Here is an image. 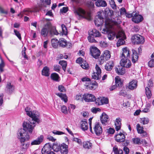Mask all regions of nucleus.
I'll use <instances>...</instances> for the list:
<instances>
[{"mask_svg":"<svg viewBox=\"0 0 154 154\" xmlns=\"http://www.w3.org/2000/svg\"><path fill=\"white\" fill-rule=\"evenodd\" d=\"M25 110L26 114L32 119L31 121L24 122L23 123V128H21L19 130L18 133H20L22 130L25 131V136H29L28 134V131L29 133H32L34 127L36 125L35 123H38L41 122L39 114L35 111H32L30 109L27 107L25 108Z\"/></svg>","mask_w":154,"mask_h":154,"instance_id":"obj_1","label":"nucleus"},{"mask_svg":"<svg viewBox=\"0 0 154 154\" xmlns=\"http://www.w3.org/2000/svg\"><path fill=\"white\" fill-rule=\"evenodd\" d=\"M117 24V22L112 19H107L105 20V28L103 29V33L107 34L108 38L110 40H113L116 35L115 33L112 31L111 29H113V26Z\"/></svg>","mask_w":154,"mask_h":154,"instance_id":"obj_2","label":"nucleus"},{"mask_svg":"<svg viewBox=\"0 0 154 154\" xmlns=\"http://www.w3.org/2000/svg\"><path fill=\"white\" fill-rule=\"evenodd\" d=\"M25 132L22 130L20 133H18V136L20 143L21 150L22 151H26L29 148V143H25L26 141H28L30 139V136H25Z\"/></svg>","mask_w":154,"mask_h":154,"instance_id":"obj_3","label":"nucleus"},{"mask_svg":"<svg viewBox=\"0 0 154 154\" xmlns=\"http://www.w3.org/2000/svg\"><path fill=\"white\" fill-rule=\"evenodd\" d=\"M88 37V41L91 43H97V42L94 38H101V34L99 31L96 29H93L90 31Z\"/></svg>","mask_w":154,"mask_h":154,"instance_id":"obj_4","label":"nucleus"},{"mask_svg":"<svg viewBox=\"0 0 154 154\" xmlns=\"http://www.w3.org/2000/svg\"><path fill=\"white\" fill-rule=\"evenodd\" d=\"M131 39L132 41L134 44H143L145 42L144 37L138 34L132 36Z\"/></svg>","mask_w":154,"mask_h":154,"instance_id":"obj_5","label":"nucleus"},{"mask_svg":"<svg viewBox=\"0 0 154 154\" xmlns=\"http://www.w3.org/2000/svg\"><path fill=\"white\" fill-rule=\"evenodd\" d=\"M96 72H94L92 75V79L95 80H99L101 77V70L98 65L96 64L95 66Z\"/></svg>","mask_w":154,"mask_h":154,"instance_id":"obj_6","label":"nucleus"},{"mask_svg":"<svg viewBox=\"0 0 154 154\" xmlns=\"http://www.w3.org/2000/svg\"><path fill=\"white\" fill-rule=\"evenodd\" d=\"M116 37L117 38H121L118 41L117 43V46L118 47L123 45L125 42L124 39L126 38V36L124 32L122 31L119 32L116 35Z\"/></svg>","mask_w":154,"mask_h":154,"instance_id":"obj_7","label":"nucleus"},{"mask_svg":"<svg viewBox=\"0 0 154 154\" xmlns=\"http://www.w3.org/2000/svg\"><path fill=\"white\" fill-rule=\"evenodd\" d=\"M110 57L111 55L109 51L108 50L104 51L99 59L100 64H103L105 61L108 60L110 58Z\"/></svg>","mask_w":154,"mask_h":154,"instance_id":"obj_8","label":"nucleus"},{"mask_svg":"<svg viewBox=\"0 0 154 154\" xmlns=\"http://www.w3.org/2000/svg\"><path fill=\"white\" fill-rule=\"evenodd\" d=\"M93 130L95 134L97 136H100L103 132V129L100 123L96 122L94 125Z\"/></svg>","mask_w":154,"mask_h":154,"instance_id":"obj_9","label":"nucleus"},{"mask_svg":"<svg viewBox=\"0 0 154 154\" xmlns=\"http://www.w3.org/2000/svg\"><path fill=\"white\" fill-rule=\"evenodd\" d=\"M103 14V12H99V13L98 17L96 18L94 21V23L96 26L99 27L100 25L102 24L103 23V17L102 14Z\"/></svg>","mask_w":154,"mask_h":154,"instance_id":"obj_10","label":"nucleus"},{"mask_svg":"<svg viewBox=\"0 0 154 154\" xmlns=\"http://www.w3.org/2000/svg\"><path fill=\"white\" fill-rule=\"evenodd\" d=\"M120 64L121 66L126 68H130L131 66V62L129 59L120 58Z\"/></svg>","mask_w":154,"mask_h":154,"instance_id":"obj_11","label":"nucleus"},{"mask_svg":"<svg viewBox=\"0 0 154 154\" xmlns=\"http://www.w3.org/2000/svg\"><path fill=\"white\" fill-rule=\"evenodd\" d=\"M75 15L79 17V19L85 18V11L81 8H79L74 10Z\"/></svg>","mask_w":154,"mask_h":154,"instance_id":"obj_12","label":"nucleus"},{"mask_svg":"<svg viewBox=\"0 0 154 154\" xmlns=\"http://www.w3.org/2000/svg\"><path fill=\"white\" fill-rule=\"evenodd\" d=\"M82 98L86 102H92L94 101L95 97L92 94H85L83 95Z\"/></svg>","mask_w":154,"mask_h":154,"instance_id":"obj_13","label":"nucleus"},{"mask_svg":"<svg viewBox=\"0 0 154 154\" xmlns=\"http://www.w3.org/2000/svg\"><path fill=\"white\" fill-rule=\"evenodd\" d=\"M131 51L129 49L126 47L122 48V53L120 55V58L129 59L130 57Z\"/></svg>","mask_w":154,"mask_h":154,"instance_id":"obj_14","label":"nucleus"},{"mask_svg":"<svg viewBox=\"0 0 154 154\" xmlns=\"http://www.w3.org/2000/svg\"><path fill=\"white\" fill-rule=\"evenodd\" d=\"M90 52L92 56L95 59H97L99 57L100 53V51L95 47H93L91 48Z\"/></svg>","mask_w":154,"mask_h":154,"instance_id":"obj_15","label":"nucleus"},{"mask_svg":"<svg viewBox=\"0 0 154 154\" xmlns=\"http://www.w3.org/2000/svg\"><path fill=\"white\" fill-rule=\"evenodd\" d=\"M100 120L102 124L104 125H107L109 119L108 116L105 112H103L100 116Z\"/></svg>","mask_w":154,"mask_h":154,"instance_id":"obj_16","label":"nucleus"},{"mask_svg":"<svg viewBox=\"0 0 154 154\" xmlns=\"http://www.w3.org/2000/svg\"><path fill=\"white\" fill-rule=\"evenodd\" d=\"M85 86L86 87V88L87 89L94 90L97 88L98 83L96 81H92L90 82L88 84L86 83V84L85 85Z\"/></svg>","mask_w":154,"mask_h":154,"instance_id":"obj_17","label":"nucleus"},{"mask_svg":"<svg viewBox=\"0 0 154 154\" xmlns=\"http://www.w3.org/2000/svg\"><path fill=\"white\" fill-rule=\"evenodd\" d=\"M137 86V82L136 80H132L129 82L127 87L129 89L133 90L136 89Z\"/></svg>","mask_w":154,"mask_h":154,"instance_id":"obj_18","label":"nucleus"},{"mask_svg":"<svg viewBox=\"0 0 154 154\" xmlns=\"http://www.w3.org/2000/svg\"><path fill=\"white\" fill-rule=\"evenodd\" d=\"M143 19V17L141 15L135 13L132 18V20L136 23H138L142 21Z\"/></svg>","mask_w":154,"mask_h":154,"instance_id":"obj_19","label":"nucleus"},{"mask_svg":"<svg viewBox=\"0 0 154 154\" xmlns=\"http://www.w3.org/2000/svg\"><path fill=\"white\" fill-rule=\"evenodd\" d=\"M51 145L49 143H46L44 145L42 149V154H47L51 151Z\"/></svg>","mask_w":154,"mask_h":154,"instance_id":"obj_20","label":"nucleus"},{"mask_svg":"<svg viewBox=\"0 0 154 154\" xmlns=\"http://www.w3.org/2000/svg\"><path fill=\"white\" fill-rule=\"evenodd\" d=\"M14 88V86L12 85L11 83L8 82L6 85L5 90L9 94H11L13 92Z\"/></svg>","mask_w":154,"mask_h":154,"instance_id":"obj_21","label":"nucleus"},{"mask_svg":"<svg viewBox=\"0 0 154 154\" xmlns=\"http://www.w3.org/2000/svg\"><path fill=\"white\" fill-rule=\"evenodd\" d=\"M125 137L124 134L122 133L116 134L115 136V140L118 142H124L125 139Z\"/></svg>","mask_w":154,"mask_h":154,"instance_id":"obj_22","label":"nucleus"},{"mask_svg":"<svg viewBox=\"0 0 154 154\" xmlns=\"http://www.w3.org/2000/svg\"><path fill=\"white\" fill-rule=\"evenodd\" d=\"M44 137L42 135H40L35 140L32 141L31 143V145H38L40 144L43 141Z\"/></svg>","mask_w":154,"mask_h":154,"instance_id":"obj_23","label":"nucleus"},{"mask_svg":"<svg viewBox=\"0 0 154 154\" xmlns=\"http://www.w3.org/2000/svg\"><path fill=\"white\" fill-rule=\"evenodd\" d=\"M136 128L138 133L141 134L143 137H146L147 136L146 132L143 130V128L141 127L139 124H137L136 126Z\"/></svg>","mask_w":154,"mask_h":154,"instance_id":"obj_24","label":"nucleus"},{"mask_svg":"<svg viewBox=\"0 0 154 154\" xmlns=\"http://www.w3.org/2000/svg\"><path fill=\"white\" fill-rule=\"evenodd\" d=\"M60 151L61 154H67L68 152V146L64 143L61 144Z\"/></svg>","mask_w":154,"mask_h":154,"instance_id":"obj_25","label":"nucleus"},{"mask_svg":"<svg viewBox=\"0 0 154 154\" xmlns=\"http://www.w3.org/2000/svg\"><path fill=\"white\" fill-rule=\"evenodd\" d=\"M132 51L133 53L131 55L132 61L133 63H135L138 60L139 57L136 50L133 49Z\"/></svg>","mask_w":154,"mask_h":154,"instance_id":"obj_26","label":"nucleus"},{"mask_svg":"<svg viewBox=\"0 0 154 154\" xmlns=\"http://www.w3.org/2000/svg\"><path fill=\"white\" fill-rule=\"evenodd\" d=\"M81 127L83 131L87 130L88 128V124L87 120L84 119L81 121L80 122Z\"/></svg>","mask_w":154,"mask_h":154,"instance_id":"obj_27","label":"nucleus"},{"mask_svg":"<svg viewBox=\"0 0 154 154\" xmlns=\"http://www.w3.org/2000/svg\"><path fill=\"white\" fill-rule=\"evenodd\" d=\"M95 4L97 7H105L107 5L106 2L104 0H97L95 2Z\"/></svg>","mask_w":154,"mask_h":154,"instance_id":"obj_28","label":"nucleus"},{"mask_svg":"<svg viewBox=\"0 0 154 154\" xmlns=\"http://www.w3.org/2000/svg\"><path fill=\"white\" fill-rule=\"evenodd\" d=\"M82 144L83 148L85 149H90L92 147V144L90 141H84L83 142Z\"/></svg>","mask_w":154,"mask_h":154,"instance_id":"obj_29","label":"nucleus"},{"mask_svg":"<svg viewBox=\"0 0 154 154\" xmlns=\"http://www.w3.org/2000/svg\"><path fill=\"white\" fill-rule=\"evenodd\" d=\"M49 30V27L48 25H45L41 30V35L44 37L46 36Z\"/></svg>","mask_w":154,"mask_h":154,"instance_id":"obj_30","label":"nucleus"},{"mask_svg":"<svg viewBox=\"0 0 154 154\" xmlns=\"http://www.w3.org/2000/svg\"><path fill=\"white\" fill-rule=\"evenodd\" d=\"M121 119L120 118H118L116 119L115 123V129L117 131L120 129L121 127Z\"/></svg>","mask_w":154,"mask_h":154,"instance_id":"obj_31","label":"nucleus"},{"mask_svg":"<svg viewBox=\"0 0 154 154\" xmlns=\"http://www.w3.org/2000/svg\"><path fill=\"white\" fill-rule=\"evenodd\" d=\"M114 66V64L113 61H110L106 64L105 66V69L106 71H110L112 69Z\"/></svg>","mask_w":154,"mask_h":154,"instance_id":"obj_32","label":"nucleus"},{"mask_svg":"<svg viewBox=\"0 0 154 154\" xmlns=\"http://www.w3.org/2000/svg\"><path fill=\"white\" fill-rule=\"evenodd\" d=\"M42 73L43 75L46 77L49 76L50 74L49 68L47 66L44 67L42 70Z\"/></svg>","mask_w":154,"mask_h":154,"instance_id":"obj_33","label":"nucleus"},{"mask_svg":"<svg viewBox=\"0 0 154 154\" xmlns=\"http://www.w3.org/2000/svg\"><path fill=\"white\" fill-rule=\"evenodd\" d=\"M116 85L119 88L122 87L123 85V83L121 81L120 78L119 76H116L115 79Z\"/></svg>","mask_w":154,"mask_h":154,"instance_id":"obj_34","label":"nucleus"},{"mask_svg":"<svg viewBox=\"0 0 154 154\" xmlns=\"http://www.w3.org/2000/svg\"><path fill=\"white\" fill-rule=\"evenodd\" d=\"M124 67L121 66H118L116 68V72L119 75H123L125 72Z\"/></svg>","mask_w":154,"mask_h":154,"instance_id":"obj_35","label":"nucleus"},{"mask_svg":"<svg viewBox=\"0 0 154 154\" xmlns=\"http://www.w3.org/2000/svg\"><path fill=\"white\" fill-rule=\"evenodd\" d=\"M56 95L60 97L61 99L63 100L65 103H66L67 102V97L65 94L58 93H56Z\"/></svg>","mask_w":154,"mask_h":154,"instance_id":"obj_36","label":"nucleus"},{"mask_svg":"<svg viewBox=\"0 0 154 154\" xmlns=\"http://www.w3.org/2000/svg\"><path fill=\"white\" fill-rule=\"evenodd\" d=\"M59 44L60 46L64 47L67 45V42L64 38H62L59 39Z\"/></svg>","mask_w":154,"mask_h":154,"instance_id":"obj_37","label":"nucleus"},{"mask_svg":"<svg viewBox=\"0 0 154 154\" xmlns=\"http://www.w3.org/2000/svg\"><path fill=\"white\" fill-rule=\"evenodd\" d=\"M52 45L53 47L54 48H57L59 44V41L56 38H54L51 40Z\"/></svg>","mask_w":154,"mask_h":154,"instance_id":"obj_38","label":"nucleus"},{"mask_svg":"<svg viewBox=\"0 0 154 154\" xmlns=\"http://www.w3.org/2000/svg\"><path fill=\"white\" fill-rule=\"evenodd\" d=\"M51 79L55 81H59V77L58 74L56 73H52L50 76Z\"/></svg>","mask_w":154,"mask_h":154,"instance_id":"obj_39","label":"nucleus"},{"mask_svg":"<svg viewBox=\"0 0 154 154\" xmlns=\"http://www.w3.org/2000/svg\"><path fill=\"white\" fill-rule=\"evenodd\" d=\"M59 64L62 66L64 72H65L66 67L67 66V62L64 60H60L59 62Z\"/></svg>","mask_w":154,"mask_h":154,"instance_id":"obj_40","label":"nucleus"},{"mask_svg":"<svg viewBox=\"0 0 154 154\" xmlns=\"http://www.w3.org/2000/svg\"><path fill=\"white\" fill-rule=\"evenodd\" d=\"M113 150L115 154H123L122 150L120 149H118L117 147L116 146L113 147Z\"/></svg>","mask_w":154,"mask_h":154,"instance_id":"obj_41","label":"nucleus"},{"mask_svg":"<svg viewBox=\"0 0 154 154\" xmlns=\"http://www.w3.org/2000/svg\"><path fill=\"white\" fill-rule=\"evenodd\" d=\"M61 28L62 29V32L60 33L62 35H66L67 34V29L65 25L62 24L61 26Z\"/></svg>","mask_w":154,"mask_h":154,"instance_id":"obj_42","label":"nucleus"},{"mask_svg":"<svg viewBox=\"0 0 154 154\" xmlns=\"http://www.w3.org/2000/svg\"><path fill=\"white\" fill-rule=\"evenodd\" d=\"M61 145H58L57 144H54L52 146L53 149L56 152H58L60 151Z\"/></svg>","mask_w":154,"mask_h":154,"instance_id":"obj_43","label":"nucleus"},{"mask_svg":"<svg viewBox=\"0 0 154 154\" xmlns=\"http://www.w3.org/2000/svg\"><path fill=\"white\" fill-rule=\"evenodd\" d=\"M145 91L146 94L147 98L148 99L150 98L152 96V93L149 88L146 87L145 88Z\"/></svg>","mask_w":154,"mask_h":154,"instance_id":"obj_44","label":"nucleus"},{"mask_svg":"<svg viewBox=\"0 0 154 154\" xmlns=\"http://www.w3.org/2000/svg\"><path fill=\"white\" fill-rule=\"evenodd\" d=\"M149 121V119L147 118L144 117L141 119L140 120V122L143 125L148 124Z\"/></svg>","mask_w":154,"mask_h":154,"instance_id":"obj_45","label":"nucleus"},{"mask_svg":"<svg viewBox=\"0 0 154 154\" xmlns=\"http://www.w3.org/2000/svg\"><path fill=\"white\" fill-rule=\"evenodd\" d=\"M133 143L135 144L140 145L141 143V141L140 139L139 138L136 137L132 139Z\"/></svg>","mask_w":154,"mask_h":154,"instance_id":"obj_46","label":"nucleus"},{"mask_svg":"<svg viewBox=\"0 0 154 154\" xmlns=\"http://www.w3.org/2000/svg\"><path fill=\"white\" fill-rule=\"evenodd\" d=\"M101 100V105L104 104H107L109 102V100L108 98L103 97L102 98H100Z\"/></svg>","mask_w":154,"mask_h":154,"instance_id":"obj_47","label":"nucleus"},{"mask_svg":"<svg viewBox=\"0 0 154 154\" xmlns=\"http://www.w3.org/2000/svg\"><path fill=\"white\" fill-rule=\"evenodd\" d=\"M109 2L111 7L112 9H116V6L114 0H109Z\"/></svg>","mask_w":154,"mask_h":154,"instance_id":"obj_48","label":"nucleus"},{"mask_svg":"<svg viewBox=\"0 0 154 154\" xmlns=\"http://www.w3.org/2000/svg\"><path fill=\"white\" fill-rule=\"evenodd\" d=\"M81 66L82 68L85 69H88L89 67L88 64L86 61H84L82 63Z\"/></svg>","mask_w":154,"mask_h":154,"instance_id":"obj_49","label":"nucleus"},{"mask_svg":"<svg viewBox=\"0 0 154 154\" xmlns=\"http://www.w3.org/2000/svg\"><path fill=\"white\" fill-rule=\"evenodd\" d=\"M50 34H54L57 35L59 34V33L58 32L56 29L55 28H52L50 31Z\"/></svg>","mask_w":154,"mask_h":154,"instance_id":"obj_50","label":"nucleus"},{"mask_svg":"<svg viewBox=\"0 0 154 154\" xmlns=\"http://www.w3.org/2000/svg\"><path fill=\"white\" fill-rule=\"evenodd\" d=\"M14 34L20 40H21V34L19 32L15 29L14 30Z\"/></svg>","mask_w":154,"mask_h":154,"instance_id":"obj_51","label":"nucleus"},{"mask_svg":"<svg viewBox=\"0 0 154 154\" xmlns=\"http://www.w3.org/2000/svg\"><path fill=\"white\" fill-rule=\"evenodd\" d=\"M100 109L98 108L93 107L91 109V112L94 113H96L97 112H100Z\"/></svg>","mask_w":154,"mask_h":154,"instance_id":"obj_52","label":"nucleus"},{"mask_svg":"<svg viewBox=\"0 0 154 154\" xmlns=\"http://www.w3.org/2000/svg\"><path fill=\"white\" fill-rule=\"evenodd\" d=\"M61 109V111L63 113L65 114L68 113V111L67 107L63 105L62 106Z\"/></svg>","mask_w":154,"mask_h":154,"instance_id":"obj_53","label":"nucleus"},{"mask_svg":"<svg viewBox=\"0 0 154 154\" xmlns=\"http://www.w3.org/2000/svg\"><path fill=\"white\" fill-rule=\"evenodd\" d=\"M5 66V63L2 59L1 62L0 63V71L1 72L4 71L3 68Z\"/></svg>","mask_w":154,"mask_h":154,"instance_id":"obj_54","label":"nucleus"},{"mask_svg":"<svg viewBox=\"0 0 154 154\" xmlns=\"http://www.w3.org/2000/svg\"><path fill=\"white\" fill-rule=\"evenodd\" d=\"M148 65L150 67H154V59L152 58L148 62Z\"/></svg>","mask_w":154,"mask_h":154,"instance_id":"obj_55","label":"nucleus"},{"mask_svg":"<svg viewBox=\"0 0 154 154\" xmlns=\"http://www.w3.org/2000/svg\"><path fill=\"white\" fill-rule=\"evenodd\" d=\"M73 141L77 142L79 144L81 145L82 143L81 140L76 137H74L73 138Z\"/></svg>","mask_w":154,"mask_h":154,"instance_id":"obj_56","label":"nucleus"},{"mask_svg":"<svg viewBox=\"0 0 154 154\" xmlns=\"http://www.w3.org/2000/svg\"><path fill=\"white\" fill-rule=\"evenodd\" d=\"M58 89L60 92H63L66 91L65 87L62 85H60L58 86Z\"/></svg>","mask_w":154,"mask_h":154,"instance_id":"obj_57","label":"nucleus"},{"mask_svg":"<svg viewBox=\"0 0 154 154\" xmlns=\"http://www.w3.org/2000/svg\"><path fill=\"white\" fill-rule=\"evenodd\" d=\"M52 132L55 135H61L64 134V133L62 131L56 130Z\"/></svg>","mask_w":154,"mask_h":154,"instance_id":"obj_58","label":"nucleus"},{"mask_svg":"<svg viewBox=\"0 0 154 154\" xmlns=\"http://www.w3.org/2000/svg\"><path fill=\"white\" fill-rule=\"evenodd\" d=\"M94 101H95V104L97 105H101V100L100 98H97L96 99V97H95V100Z\"/></svg>","mask_w":154,"mask_h":154,"instance_id":"obj_59","label":"nucleus"},{"mask_svg":"<svg viewBox=\"0 0 154 154\" xmlns=\"http://www.w3.org/2000/svg\"><path fill=\"white\" fill-rule=\"evenodd\" d=\"M100 46L103 48H105L107 46V43L106 42L101 41L100 42Z\"/></svg>","mask_w":154,"mask_h":154,"instance_id":"obj_60","label":"nucleus"},{"mask_svg":"<svg viewBox=\"0 0 154 154\" xmlns=\"http://www.w3.org/2000/svg\"><path fill=\"white\" fill-rule=\"evenodd\" d=\"M60 67L59 65H55L54 66V70L55 71L59 72L60 71Z\"/></svg>","mask_w":154,"mask_h":154,"instance_id":"obj_61","label":"nucleus"},{"mask_svg":"<svg viewBox=\"0 0 154 154\" xmlns=\"http://www.w3.org/2000/svg\"><path fill=\"white\" fill-rule=\"evenodd\" d=\"M120 11L121 15L125 14H126V11L125 8L123 7L120 9Z\"/></svg>","mask_w":154,"mask_h":154,"instance_id":"obj_62","label":"nucleus"},{"mask_svg":"<svg viewBox=\"0 0 154 154\" xmlns=\"http://www.w3.org/2000/svg\"><path fill=\"white\" fill-rule=\"evenodd\" d=\"M88 6L91 8H93L94 7V4L93 2L89 1L88 2Z\"/></svg>","mask_w":154,"mask_h":154,"instance_id":"obj_63","label":"nucleus"},{"mask_svg":"<svg viewBox=\"0 0 154 154\" xmlns=\"http://www.w3.org/2000/svg\"><path fill=\"white\" fill-rule=\"evenodd\" d=\"M123 150L125 154H128L129 152V149L127 146H124L123 148Z\"/></svg>","mask_w":154,"mask_h":154,"instance_id":"obj_64","label":"nucleus"}]
</instances>
